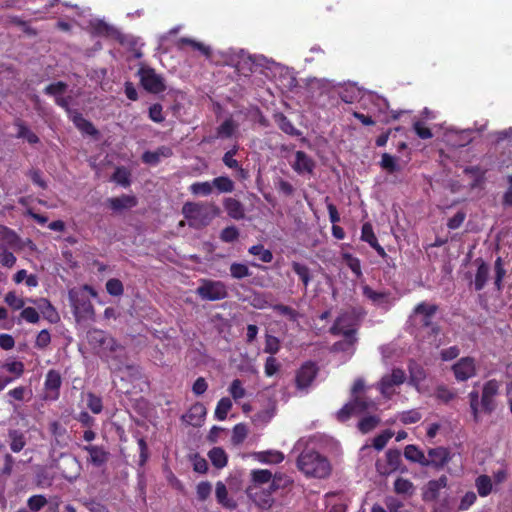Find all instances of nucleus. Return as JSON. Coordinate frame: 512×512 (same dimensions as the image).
<instances>
[{
	"label": "nucleus",
	"instance_id": "f257e3e1",
	"mask_svg": "<svg viewBox=\"0 0 512 512\" xmlns=\"http://www.w3.org/2000/svg\"><path fill=\"white\" fill-rule=\"evenodd\" d=\"M499 389L500 382L496 379H491L483 385L481 400H479V392L477 390H472L468 394L470 410L475 422H479L480 411L490 414L495 410Z\"/></svg>",
	"mask_w": 512,
	"mask_h": 512
},
{
	"label": "nucleus",
	"instance_id": "f03ea898",
	"mask_svg": "<svg viewBox=\"0 0 512 512\" xmlns=\"http://www.w3.org/2000/svg\"><path fill=\"white\" fill-rule=\"evenodd\" d=\"M297 468L307 477L323 479L330 475L331 464L326 456L312 448H304L297 457Z\"/></svg>",
	"mask_w": 512,
	"mask_h": 512
},
{
	"label": "nucleus",
	"instance_id": "7ed1b4c3",
	"mask_svg": "<svg viewBox=\"0 0 512 512\" xmlns=\"http://www.w3.org/2000/svg\"><path fill=\"white\" fill-rule=\"evenodd\" d=\"M88 294L96 296L93 287L85 284L80 289L69 290L68 296L70 304L77 321L92 319L94 317V307Z\"/></svg>",
	"mask_w": 512,
	"mask_h": 512
},
{
	"label": "nucleus",
	"instance_id": "20e7f679",
	"mask_svg": "<svg viewBox=\"0 0 512 512\" xmlns=\"http://www.w3.org/2000/svg\"><path fill=\"white\" fill-rule=\"evenodd\" d=\"M437 311L438 306L436 304H429L424 301L418 303L413 309L416 326L429 337L436 338L441 332L440 325L433 321Z\"/></svg>",
	"mask_w": 512,
	"mask_h": 512
},
{
	"label": "nucleus",
	"instance_id": "39448f33",
	"mask_svg": "<svg viewBox=\"0 0 512 512\" xmlns=\"http://www.w3.org/2000/svg\"><path fill=\"white\" fill-rule=\"evenodd\" d=\"M102 356L110 363L112 369L120 371L123 368L128 370L135 369L133 365H127V356L125 348L119 344L112 336L107 334L102 340L100 346Z\"/></svg>",
	"mask_w": 512,
	"mask_h": 512
},
{
	"label": "nucleus",
	"instance_id": "423d86ee",
	"mask_svg": "<svg viewBox=\"0 0 512 512\" xmlns=\"http://www.w3.org/2000/svg\"><path fill=\"white\" fill-rule=\"evenodd\" d=\"M102 356L110 363L112 369L120 371L123 368L128 370L135 369L133 365H127V356L125 348L119 344L112 336L107 334L102 340L100 346Z\"/></svg>",
	"mask_w": 512,
	"mask_h": 512
},
{
	"label": "nucleus",
	"instance_id": "0eeeda50",
	"mask_svg": "<svg viewBox=\"0 0 512 512\" xmlns=\"http://www.w3.org/2000/svg\"><path fill=\"white\" fill-rule=\"evenodd\" d=\"M196 294L205 301H219L228 297L225 283L218 280L201 279Z\"/></svg>",
	"mask_w": 512,
	"mask_h": 512
},
{
	"label": "nucleus",
	"instance_id": "6e6552de",
	"mask_svg": "<svg viewBox=\"0 0 512 512\" xmlns=\"http://www.w3.org/2000/svg\"><path fill=\"white\" fill-rule=\"evenodd\" d=\"M140 84L151 94H160L166 90L164 78L157 74L154 68L141 66L137 72Z\"/></svg>",
	"mask_w": 512,
	"mask_h": 512
},
{
	"label": "nucleus",
	"instance_id": "1a4fd4ad",
	"mask_svg": "<svg viewBox=\"0 0 512 512\" xmlns=\"http://www.w3.org/2000/svg\"><path fill=\"white\" fill-rule=\"evenodd\" d=\"M182 214L194 228L206 226L211 220L206 206L202 203L186 202L182 207Z\"/></svg>",
	"mask_w": 512,
	"mask_h": 512
},
{
	"label": "nucleus",
	"instance_id": "9d476101",
	"mask_svg": "<svg viewBox=\"0 0 512 512\" xmlns=\"http://www.w3.org/2000/svg\"><path fill=\"white\" fill-rule=\"evenodd\" d=\"M373 403L359 396H354L346 403L336 414L337 420L340 422L348 421L353 415H360L369 410Z\"/></svg>",
	"mask_w": 512,
	"mask_h": 512
},
{
	"label": "nucleus",
	"instance_id": "9b49d317",
	"mask_svg": "<svg viewBox=\"0 0 512 512\" xmlns=\"http://www.w3.org/2000/svg\"><path fill=\"white\" fill-rule=\"evenodd\" d=\"M362 294L367 298L374 306L380 307L381 309L388 311L395 302V298L388 290L376 291L369 285L362 286Z\"/></svg>",
	"mask_w": 512,
	"mask_h": 512
},
{
	"label": "nucleus",
	"instance_id": "f8f14e48",
	"mask_svg": "<svg viewBox=\"0 0 512 512\" xmlns=\"http://www.w3.org/2000/svg\"><path fill=\"white\" fill-rule=\"evenodd\" d=\"M318 366L313 361H307L297 370L295 384L297 389L304 390L308 388L315 380L318 374Z\"/></svg>",
	"mask_w": 512,
	"mask_h": 512
},
{
	"label": "nucleus",
	"instance_id": "ddd939ff",
	"mask_svg": "<svg viewBox=\"0 0 512 512\" xmlns=\"http://www.w3.org/2000/svg\"><path fill=\"white\" fill-rule=\"evenodd\" d=\"M452 371L458 382H464L476 375V361L473 357L460 358L452 366Z\"/></svg>",
	"mask_w": 512,
	"mask_h": 512
},
{
	"label": "nucleus",
	"instance_id": "4468645a",
	"mask_svg": "<svg viewBox=\"0 0 512 512\" xmlns=\"http://www.w3.org/2000/svg\"><path fill=\"white\" fill-rule=\"evenodd\" d=\"M406 380V373L401 368H394L390 374L384 375L379 383L380 392L389 397L393 393L394 386H400Z\"/></svg>",
	"mask_w": 512,
	"mask_h": 512
},
{
	"label": "nucleus",
	"instance_id": "2eb2a0df",
	"mask_svg": "<svg viewBox=\"0 0 512 512\" xmlns=\"http://www.w3.org/2000/svg\"><path fill=\"white\" fill-rule=\"evenodd\" d=\"M402 463L401 452L398 449H389L386 452V462L378 460L375 464L377 472L387 476L399 469Z\"/></svg>",
	"mask_w": 512,
	"mask_h": 512
},
{
	"label": "nucleus",
	"instance_id": "dca6fc26",
	"mask_svg": "<svg viewBox=\"0 0 512 512\" xmlns=\"http://www.w3.org/2000/svg\"><path fill=\"white\" fill-rule=\"evenodd\" d=\"M82 450L88 453L87 462L94 467H103L109 461L110 452L104 446L88 444Z\"/></svg>",
	"mask_w": 512,
	"mask_h": 512
},
{
	"label": "nucleus",
	"instance_id": "f3484780",
	"mask_svg": "<svg viewBox=\"0 0 512 512\" xmlns=\"http://www.w3.org/2000/svg\"><path fill=\"white\" fill-rule=\"evenodd\" d=\"M62 385V378L60 373L55 369H50L44 382V388L46 390L45 399L55 401L60 396V388Z\"/></svg>",
	"mask_w": 512,
	"mask_h": 512
},
{
	"label": "nucleus",
	"instance_id": "a211bd4d",
	"mask_svg": "<svg viewBox=\"0 0 512 512\" xmlns=\"http://www.w3.org/2000/svg\"><path fill=\"white\" fill-rule=\"evenodd\" d=\"M451 453L448 448L436 447L428 450V456L426 457L427 466L434 467L436 469L443 468L450 460Z\"/></svg>",
	"mask_w": 512,
	"mask_h": 512
},
{
	"label": "nucleus",
	"instance_id": "6ab92c4d",
	"mask_svg": "<svg viewBox=\"0 0 512 512\" xmlns=\"http://www.w3.org/2000/svg\"><path fill=\"white\" fill-rule=\"evenodd\" d=\"M246 493L254 504L262 510L270 509L274 503L271 491L259 490L256 486H249Z\"/></svg>",
	"mask_w": 512,
	"mask_h": 512
},
{
	"label": "nucleus",
	"instance_id": "aec40b11",
	"mask_svg": "<svg viewBox=\"0 0 512 512\" xmlns=\"http://www.w3.org/2000/svg\"><path fill=\"white\" fill-rule=\"evenodd\" d=\"M206 412V407L202 403L197 402L193 404L188 412L182 416V420L194 427L201 426L206 416Z\"/></svg>",
	"mask_w": 512,
	"mask_h": 512
},
{
	"label": "nucleus",
	"instance_id": "412c9836",
	"mask_svg": "<svg viewBox=\"0 0 512 512\" xmlns=\"http://www.w3.org/2000/svg\"><path fill=\"white\" fill-rule=\"evenodd\" d=\"M447 485L448 478L445 475L440 476L436 480H430L423 493V499L425 501H436L439 498L440 490L446 488Z\"/></svg>",
	"mask_w": 512,
	"mask_h": 512
},
{
	"label": "nucleus",
	"instance_id": "4be33fe9",
	"mask_svg": "<svg viewBox=\"0 0 512 512\" xmlns=\"http://www.w3.org/2000/svg\"><path fill=\"white\" fill-rule=\"evenodd\" d=\"M172 155V148L169 146L162 145L154 151H145L142 154L141 159L145 164L155 166L160 162L161 158H169Z\"/></svg>",
	"mask_w": 512,
	"mask_h": 512
},
{
	"label": "nucleus",
	"instance_id": "5701e85b",
	"mask_svg": "<svg viewBox=\"0 0 512 512\" xmlns=\"http://www.w3.org/2000/svg\"><path fill=\"white\" fill-rule=\"evenodd\" d=\"M292 168L298 174L303 173H312L315 168L314 160L308 156L304 151H296L295 153V162L292 165Z\"/></svg>",
	"mask_w": 512,
	"mask_h": 512
},
{
	"label": "nucleus",
	"instance_id": "b1692460",
	"mask_svg": "<svg viewBox=\"0 0 512 512\" xmlns=\"http://www.w3.org/2000/svg\"><path fill=\"white\" fill-rule=\"evenodd\" d=\"M75 127L84 134L90 136H97L99 131L95 128L93 123L82 115L79 111L71 112V117L69 118Z\"/></svg>",
	"mask_w": 512,
	"mask_h": 512
},
{
	"label": "nucleus",
	"instance_id": "393cba45",
	"mask_svg": "<svg viewBox=\"0 0 512 512\" xmlns=\"http://www.w3.org/2000/svg\"><path fill=\"white\" fill-rule=\"evenodd\" d=\"M109 207L113 211H122L129 209L137 205V199L135 196L121 195L119 197L109 198L107 200Z\"/></svg>",
	"mask_w": 512,
	"mask_h": 512
},
{
	"label": "nucleus",
	"instance_id": "a878e982",
	"mask_svg": "<svg viewBox=\"0 0 512 512\" xmlns=\"http://www.w3.org/2000/svg\"><path fill=\"white\" fill-rule=\"evenodd\" d=\"M224 208L227 212V214L235 219V220H241L245 217V210L243 204L234 198H227L224 201Z\"/></svg>",
	"mask_w": 512,
	"mask_h": 512
},
{
	"label": "nucleus",
	"instance_id": "bb28decb",
	"mask_svg": "<svg viewBox=\"0 0 512 512\" xmlns=\"http://www.w3.org/2000/svg\"><path fill=\"white\" fill-rule=\"evenodd\" d=\"M479 261L480 263L478 265L475 278L472 282L475 291H481L485 287L489 277V266L481 259H479Z\"/></svg>",
	"mask_w": 512,
	"mask_h": 512
},
{
	"label": "nucleus",
	"instance_id": "cd10ccee",
	"mask_svg": "<svg viewBox=\"0 0 512 512\" xmlns=\"http://www.w3.org/2000/svg\"><path fill=\"white\" fill-rule=\"evenodd\" d=\"M14 126L18 129L16 134L17 138L26 139V141L31 145L38 144L40 142V138L32 132L21 119H17L14 122Z\"/></svg>",
	"mask_w": 512,
	"mask_h": 512
},
{
	"label": "nucleus",
	"instance_id": "c85d7f7f",
	"mask_svg": "<svg viewBox=\"0 0 512 512\" xmlns=\"http://www.w3.org/2000/svg\"><path fill=\"white\" fill-rule=\"evenodd\" d=\"M185 46H189L193 50L200 51L206 57H210L211 56V49H210L209 46H206L203 43L198 42V41H196V40H194L192 38L181 37L180 39H178L177 47L179 49H183Z\"/></svg>",
	"mask_w": 512,
	"mask_h": 512
},
{
	"label": "nucleus",
	"instance_id": "c756f323",
	"mask_svg": "<svg viewBox=\"0 0 512 512\" xmlns=\"http://www.w3.org/2000/svg\"><path fill=\"white\" fill-rule=\"evenodd\" d=\"M216 500L219 504L226 508L233 509L236 507V502L228 498V491L225 484L221 481L216 483L215 489Z\"/></svg>",
	"mask_w": 512,
	"mask_h": 512
},
{
	"label": "nucleus",
	"instance_id": "7c9ffc66",
	"mask_svg": "<svg viewBox=\"0 0 512 512\" xmlns=\"http://www.w3.org/2000/svg\"><path fill=\"white\" fill-rule=\"evenodd\" d=\"M404 457L413 463L427 466L426 456L424 455L423 451L420 450L416 445H407L404 449Z\"/></svg>",
	"mask_w": 512,
	"mask_h": 512
},
{
	"label": "nucleus",
	"instance_id": "2f4dec72",
	"mask_svg": "<svg viewBox=\"0 0 512 512\" xmlns=\"http://www.w3.org/2000/svg\"><path fill=\"white\" fill-rule=\"evenodd\" d=\"M208 458L212 465L217 469H221L227 465L228 457L225 450L221 447H214L208 452Z\"/></svg>",
	"mask_w": 512,
	"mask_h": 512
},
{
	"label": "nucleus",
	"instance_id": "473e14b6",
	"mask_svg": "<svg viewBox=\"0 0 512 512\" xmlns=\"http://www.w3.org/2000/svg\"><path fill=\"white\" fill-rule=\"evenodd\" d=\"M272 295L265 292H254L250 297V304L256 309L271 308L274 304L271 303Z\"/></svg>",
	"mask_w": 512,
	"mask_h": 512
},
{
	"label": "nucleus",
	"instance_id": "72a5a7b5",
	"mask_svg": "<svg viewBox=\"0 0 512 512\" xmlns=\"http://www.w3.org/2000/svg\"><path fill=\"white\" fill-rule=\"evenodd\" d=\"M291 267L294 273L298 275L299 279L301 280L306 289L312 280L310 268L307 265L297 261H293L291 263Z\"/></svg>",
	"mask_w": 512,
	"mask_h": 512
},
{
	"label": "nucleus",
	"instance_id": "f704fd0d",
	"mask_svg": "<svg viewBox=\"0 0 512 512\" xmlns=\"http://www.w3.org/2000/svg\"><path fill=\"white\" fill-rule=\"evenodd\" d=\"M10 439V449L14 453H18L23 450L26 445V439L24 434L19 430H10L8 433Z\"/></svg>",
	"mask_w": 512,
	"mask_h": 512
},
{
	"label": "nucleus",
	"instance_id": "c9c22d12",
	"mask_svg": "<svg viewBox=\"0 0 512 512\" xmlns=\"http://www.w3.org/2000/svg\"><path fill=\"white\" fill-rule=\"evenodd\" d=\"M271 309L278 315L286 317L290 322H296L300 317L299 312L288 305L274 304Z\"/></svg>",
	"mask_w": 512,
	"mask_h": 512
},
{
	"label": "nucleus",
	"instance_id": "e433bc0d",
	"mask_svg": "<svg viewBox=\"0 0 512 512\" xmlns=\"http://www.w3.org/2000/svg\"><path fill=\"white\" fill-rule=\"evenodd\" d=\"M380 418L376 415H368V416H365L363 417L359 422H358V429L361 433L363 434H367L369 432H371L372 430H374L380 423Z\"/></svg>",
	"mask_w": 512,
	"mask_h": 512
},
{
	"label": "nucleus",
	"instance_id": "4c0bfd02",
	"mask_svg": "<svg viewBox=\"0 0 512 512\" xmlns=\"http://www.w3.org/2000/svg\"><path fill=\"white\" fill-rule=\"evenodd\" d=\"M232 408V401L228 397L221 398L215 408L214 416L217 420L223 421L227 418L229 411Z\"/></svg>",
	"mask_w": 512,
	"mask_h": 512
},
{
	"label": "nucleus",
	"instance_id": "58836bf2",
	"mask_svg": "<svg viewBox=\"0 0 512 512\" xmlns=\"http://www.w3.org/2000/svg\"><path fill=\"white\" fill-rule=\"evenodd\" d=\"M220 193H230L234 190V182L227 176H219L211 182Z\"/></svg>",
	"mask_w": 512,
	"mask_h": 512
},
{
	"label": "nucleus",
	"instance_id": "ea45409f",
	"mask_svg": "<svg viewBox=\"0 0 512 512\" xmlns=\"http://www.w3.org/2000/svg\"><path fill=\"white\" fill-rule=\"evenodd\" d=\"M342 259L357 278L362 276L361 263L357 257L351 253L344 252L342 253Z\"/></svg>",
	"mask_w": 512,
	"mask_h": 512
},
{
	"label": "nucleus",
	"instance_id": "a19ab883",
	"mask_svg": "<svg viewBox=\"0 0 512 512\" xmlns=\"http://www.w3.org/2000/svg\"><path fill=\"white\" fill-rule=\"evenodd\" d=\"M394 491L397 494L412 495L414 493V485L409 479L398 477L394 482Z\"/></svg>",
	"mask_w": 512,
	"mask_h": 512
},
{
	"label": "nucleus",
	"instance_id": "79ce46f5",
	"mask_svg": "<svg viewBox=\"0 0 512 512\" xmlns=\"http://www.w3.org/2000/svg\"><path fill=\"white\" fill-rule=\"evenodd\" d=\"M478 494L481 497L488 496L492 491V481L487 475H480L475 481Z\"/></svg>",
	"mask_w": 512,
	"mask_h": 512
},
{
	"label": "nucleus",
	"instance_id": "37998d69",
	"mask_svg": "<svg viewBox=\"0 0 512 512\" xmlns=\"http://www.w3.org/2000/svg\"><path fill=\"white\" fill-rule=\"evenodd\" d=\"M380 166L383 170L392 174L401 170L400 165L397 164L396 158L388 153H383L380 161Z\"/></svg>",
	"mask_w": 512,
	"mask_h": 512
},
{
	"label": "nucleus",
	"instance_id": "c03bdc74",
	"mask_svg": "<svg viewBox=\"0 0 512 512\" xmlns=\"http://www.w3.org/2000/svg\"><path fill=\"white\" fill-rule=\"evenodd\" d=\"M258 460L261 463L279 464L284 460V455L280 451H264L258 454Z\"/></svg>",
	"mask_w": 512,
	"mask_h": 512
},
{
	"label": "nucleus",
	"instance_id": "a18cd8bd",
	"mask_svg": "<svg viewBox=\"0 0 512 512\" xmlns=\"http://www.w3.org/2000/svg\"><path fill=\"white\" fill-rule=\"evenodd\" d=\"M189 191L196 196H208L213 192V186L211 182H195L190 185Z\"/></svg>",
	"mask_w": 512,
	"mask_h": 512
},
{
	"label": "nucleus",
	"instance_id": "49530a36",
	"mask_svg": "<svg viewBox=\"0 0 512 512\" xmlns=\"http://www.w3.org/2000/svg\"><path fill=\"white\" fill-rule=\"evenodd\" d=\"M251 478L254 483L253 486H256L257 484L270 483L273 475L272 472L268 469H255L251 471Z\"/></svg>",
	"mask_w": 512,
	"mask_h": 512
},
{
	"label": "nucleus",
	"instance_id": "de8ad7c7",
	"mask_svg": "<svg viewBox=\"0 0 512 512\" xmlns=\"http://www.w3.org/2000/svg\"><path fill=\"white\" fill-rule=\"evenodd\" d=\"M131 173L125 167H117L112 175V180L117 184L128 187L131 184Z\"/></svg>",
	"mask_w": 512,
	"mask_h": 512
},
{
	"label": "nucleus",
	"instance_id": "09e8293b",
	"mask_svg": "<svg viewBox=\"0 0 512 512\" xmlns=\"http://www.w3.org/2000/svg\"><path fill=\"white\" fill-rule=\"evenodd\" d=\"M248 252L254 256H259L264 263H270L273 260V254L269 249H265L262 244L253 245Z\"/></svg>",
	"mask_w": 512,
	"mask_h": 512
},
{
	"label": "nucleus",
	"instance_id": "8fccbe9b",
	"mask_svg": "<svg viewBox=\"0 0 512 512\" xmlns=\"http://www.w3.org/2000/svg\"><path fill=\"white\" fill-rule=\"evenodd\" d=\"M67 88V83L63 81H57L55 83L47 85L44 88V93L48 96H53L56 99V97L63 95L66 92Z\"/></svg>",
	"mask_w": 512,
	"mask_h": 512
},
{
	"label": "nucleus",
	"instance_id": "3c124183",
	"mask_svg": "<svg viewBox=\"0 0 512 512\" xmlns=\"http://www.w3.org/2000/svg\"><path fill=\"white\" fill-rule=\"evenodd\" d=\"M230 275L232 278L240 280L251 275L247 265L234 262L230 265Z\"/></svg>",
	"mask_w": 512,
	"mask_h": 512
},
{
	"label": "nucleus",
	"instance_id": "603ef678",
	"mask_svg": "<svg viewBox=\"0 0 512 512\" xmlns=\"http://www.w3.org/2000/svg\"><path fill=\"white\" fill-rule=\"evenodd\" d=\"M236 128L237 126L231 118L226 119L217 128V135L221 138H230L234 134Z\"/></svg>",
	"mask_w": 512,
	"mask_h": 512
},
{
	"label": "nucleus",
	"instance_id": "864d4df0",
	"mask_svg": "<svg viewBox=\"0 0 512 512\" xmlns=\"http://www.w3.org/2000/svg\"><path fill=\"white\" fill-rule=\"evenodd\" d=\"M48 501L44 495H33L28 498L27 506L31 512H38L47 505Z\"/></svg>",
	"mask_w": 512,
	"mask_h": 512
},
{
	"label": "nucleus",
	"instance_id": "5fc2aeb1",
	"mask_svg": "<svg viewBox=\"0 0 512 512\" xmlns=\"http://www.w3.org/2000/svg\"><path fill=\"white\" fill-rule=\"evenodd\" d=\"M281 348L280 340L276 336L266 334L264 352L271 356L279 352Z\"/></svg>",
	"mask_w": 512,
	"mask_h": 512
},
{
	"label": "nucleus",
	"instance_id": "6e6d98bb",
	"mask_svg": "<svg viewBox=\"0 0 512 512\" xmlns=\"http://www.w3.org/2000/svg\"><path fill=\"white\" fill-rule=\"evenodd\" d=\"M87 407L94 414H100L103 410L102 398L92 392L87 393Z\"/></svg>",
	"mask_w": 512,
	"mask_h": 512
},
{
	"label": "nucleus",
	"instance_id": "4d7b16f0",
	"mask_svg": "<svg viewBox=\"0 0 512 512\" xmlns=\"http://www.w3.org/2000/svg\"><path fill=\"white\" fill-rule=\"evenodd\" d=\"M361 240L367 242L370 246L375 244L378 239L374 233L373 226L370 222H365L361 228Z\"/></svg>",
	"mask_w": 512,
	"mask_h": 512
},
{
	"label": "nucleus",
	"instance_id": "13d9d810",
	"mask_svg": "<svg viewBox=\"0 0 512 512\" xmlns=\"http://www.w3.org/2000/svg\"><path fill=\"white\" fill-rule=\"evenodd\" d=\"M239 230L235 226L225 227L220 233V240L224 243H233L239 238Z\"/></svg>",
	"mask_w": 512,
	"mask_h": 512
},
{
	"label": "nucleus",
	"instance_id": "bf43d9fd",
	"mask_svg": "<svg viewBox=\"0 0 512 512\" xmlns=\"http://www.w3.org/2000/svg\"><path fill=\"white\" fill-rule=\"evenodd\" d=\"M107 335L106 332H104L103 330H100V329H91L87 332V340H88V343L93 347V348H98L102 342V340L104 339V337Z\"/></svg>",
	"mask_w": 512,
	"mask_h": 512
},
{
	"label": "nucleus",
	"instance_id": "052dcab7",
	"mask_svg": "<svg viewBox=\"0 0 512 512\" xmlns=\"http://www.w3.org/2000/svg\"><path fill=\"white\" fill-rule=\"evenodd\" d=\"M247 427L243 423H238L233 427L232 430V442L235 445L241 444L247 437Z\"/></svg>",
	"mask_w": 512,
	"mask_h": 512
},
{
	"label": "nucleus",
	"instance_id": "680f3d73",
	"mask_svg": "<svg viewBox=\"0 0 512 512\" xmlns=\"http://www.w3.org/2000/svg\"><path fill=\"white\" fill-rule=\"evenodd\" d=\"M228 390L235 401L242 399L246 395V390L240 379H234Z\"/></svg>",
	"mask_w": 512,
	"mask_h": 512
},
{
	"label": "nucleus",
	"instance_id": "e2e57ef3",
	"mask_svg": "<svg viewBox=\"0 0 512 512\" xmlns=\"http://www.w3.org/2000/svg\"><path fill=\"white\" fill-rule=\"evenodd\" d=\"M279 128L286 134L291 136H298L299 131L294 127L292 122L283 114L279 116L278 119Z\"/></svg>",
	"mask_w": 512,
	"mask_h": 512
},
{
	"label": "nucleus",
	"instance_id": "0e129e2a",
	"mask_svg": "<svg viewBox=\"0 0 512 512\" xmlns=\"http://www.w3.org/2000/svg\"><path fill=\"white\" fill-rule=\"evenodd\" d=\"M1 367L3 369H5L6 371H8L9 373L14 374L15 375L14 379L21 377L25 371L24 364L21 361L6 362V363L2 364Z\"/></svg>",
	"mask_w": 512,
	"mask_h": 512
},
{
	"label": "nucleus",
	"instance_id": "69168bd1",
	"mask_svg": "<svg viewBox=\"0 0 512 512\" xmlns=\"http://www.w3.org/2000/svg\"><path fill=\"white\" fill-rule=\"evenodd\" d=\"M106 291L111 296H121L124 292V287L119 279L111 278L106 282Z\"/></svg>",
	"mask_w": 512,
	"mask_h": 512
},
{
	"label": "nucleus",
	"instance_id": "338daca9",
	"mask_svg": "<svg viewBox=\"0 0 512 512\" xmlns=\"http://www.w3.org/2000/svg\"><path fill=\"white\" fill-rule=\"evenodd\" d=\"M392 436L393 432L391 430L387 429L383 431L374 438L373 447L378 451L382 450L386 446L388 441L392 438Z\"/></svg>",
	"mask_w": 512,
	"mask_h": 512
},
{
	"label": "nucleus",
	"instance_id": "774afa93",
	"mask_svg": "<svg viewBox=\"0 0 512 512\" xmlns=\"http://www.w3.org/2000/svg\"><path fill=\"white\" fill-rule=\"evenodd\" d=\"M0 236L10 246H16L20 241L16 232L5 226L1 228Z\"/></svg>",
	"mask_w": 512,
	"mask_h": 512
}]
</instances>
